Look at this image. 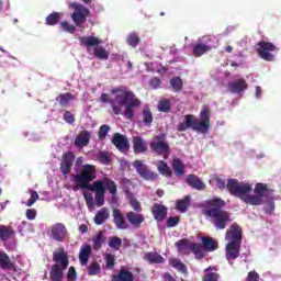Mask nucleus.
I'll return each instance as SVG.
<instances>
[{
  "label": "nucleus",
  "instance_id": "3",
  "mask_svg": "<svg viewBox=\"0 0 281 281\" xmlns=\"http://www.w3.org/2000/svg\"><path fill=\"white\" fill-rule=\"evenodd\" d=\"M111 93V106L115 115H124L126 120H133L135 109L142 104L139 99L135 98V93L125 88H114Z\"/></svg>",
  "mask_w": 281,
  "mask_h": 281
},
{
  "label": "nucleus",
  "instance_id": "35",
  "mask_svg": "<svg viewBox=\"0 0 281 281\" xmlns=\"http://www.w3.org/2000/svg\"><path fill=\"white\" fill-rule=\"evenodd\" d=\"M198 41H200V43L202 45H210V52L211 49H214V45L216 43V37L212 36V35H205L200 37Z\"/></svg>",
  "mask_w": 281,
  "mask_h": 281
},
{
  "label": "nucleus",
  "instance_id": "33",
  "mask_svg": "<svg viewBox=\"0 0 281 281\" xmlns=\"http://www.w3.org/2000/svg\"><path fill=\"white\" fill-rule=\"evenodd\" d=\"M57 100L61 106H69V104H71V102L76 100V97H74V94L64 93V94H60L57 98Z\"/></svg>",
  "mask_w": 281,
  "mask_h": 281
},
{
  "label": "nucleus",
  "instance_id": "39",
  "mask_svg": "<svg viewBox=\"0 0 281 281\" xmlns=\"http://www.w3.org/2000/svg\"><path fill=\"white\" fill-rule=\"evenodd\" d=\"M188 205H190V196H186L183 200L178 201L177 210L179 212H187Z\"/></svg>",
  "mask_w": 281,
  "mask_h": 281
},
{
  "label": "nucleus",
  "instance_id": "36",
  "mask_svg": "<svg viewBox=\"0 0 281 281\" xmlns=\"http://www.w3.org/2000/svg\"><path fill=\"white\" fill-rule=\"evenodd\" d=\"M170 265L171 267H173V269H177L178 271H180V273H188V268L186 267V265H183V262H181V260L171 259Z\"/></svg>",
  "mask_w": 281,
  "mask_h": 281
},
{
  "label": "nucleus",
  "instance_id": "54",
  "mask_svg": "<svg viewBox=\"0 0 281 281\" xmlns=\"http://www.w3.org/2000/svg\"><path fill=\"white\" fill-rule=\"evenodd\" d=\"M64 120L67 124H74V122H76V116L71 112L66 111L64 113Z\"/></svg>",
  "mask_w": 281,
  "mask_h": 281
},
{
  "label": "nucleus",
  "instance_id": "24",
  "mask_svg": "<svg viewBox=\"0 0 281 281\" xmlns=\"http://www.w3.org/2000/svg\"><path fill=\"white\" fill-rule=\"evenodd\" d=\"M187 183H189L191 188H194L195 190H205V183L196 176H188Z\"/></svg>",
  "mask_w": 281,
  "mask_h": 281
},
{
  "label": "nucleus",
  "instance_id": "52",
  "mask_svg": "<svg viewBox=\"0 0 281 281\" xmlns=\"http://www.w3.org/2000/svg\"><path fill=\"white\" fill-rule=\"evenodd\" d=\"M215 186L216 188H220V190H225V188H227V190H229V188L227 186H229V180L227 181V184L225 183V181L218 177H216L214 179Z\"/></svg>",
  "mask_w": 281,
  "mask_h": 281
},
{
  "label": "nucleus",
  "instance_id": "2",
  "mask_svg": "<svg viewBox=\"0 0 281 281\" xmlns=\"http://www.w3.org/2000/svg\"><path fill=\"white\" fill-rule=\"evenodd\" d=\"M98 171L95 170V166L93 165H85L80 171L72 176V190L77 192V190H90V192H94V202L97 207H102L104 205V194H106V190L110 194H117V186L115 182L109 178H104L103 180H97L91 183L95 179Z\"/></svg>",
  "mask_w": 281,
  "mask_h": 281
},
{
  "label": "nucleus",
  "instance_id": "18",
  "mask_svg": "<svg viewBox=\"0 0 281 281\" xmlns=\"http://www.w3.org/2000/svg\"><path fill=\"white\" fill-rule=\"evenodd\" d=\"M228 90L232 93L240 94L243 91H247V82L244 79H237L228 83Z\"/></svg>",
  "mask_w": 281,
  "mask_h": 281
},
{
  "label": "nucleus",
  "instance_id": "58",
  "mask_svg": "<svg viewBox=\"0 0 281 281\" xmlns=\"http://www.w3.org/2000/svg\"><path fill=\"white\" fill-rule=\"evenodd\" d=\"M259 280H260V277L258 276V273L256 271H250L248 273L246 281H259Z\"/></svg>",
  "mask_w": 281,
  "mask_h": 281
},
{
  "label": "nucleus",
  "instance_id": "44",
  "mask_svg": "<svg viewBox=\"0 0 281 281\" xmlns=\"http://www.w3.org/2000/svg\"><path fill=\"white\" fill-rule=\"evenodd\" d=\"M210 271H212V268L205 269L203 281H218V274Z\"/></svg>",
  "mask_w": 281,
  "mask_h": 281
},
{
  "label": "nucleus",
  "instance_id": "17",
  "mask_svg": "<svg viewBox=\"0 0 281 281\" xmlns=\"http://www.w3.org/2000/svg\"><path fill=\"white\" fill-rule=\"evenodd\" d=\"M112 144H114L121 153H126V150H128V139L122 134H115L112 138Z\"/></svg>",
  "mask_w": 281,
  "mask_h": 281
},
{
  "label": "nucleus",
  "instance_id": "7",
  "mask_svg": "<svg viewBox=\"0 0 281 281\" xmlns=\"http://www.w3.org/2000/svg\"><path fill=\"white\" fill-rule=\"evenodd\" d=\"M55 262L50 269V281H63L65 278L64 271L69 267V257L64 249H58L53 254Z\"/></svg>",
  "mask_w": 281,
  "mask_h": 281
},
{
  "label": "nucleus",
  "instance_id": "6",
  "mask_svg": "<svg viewBox=\"0 0 281 281\" xmlns=\"http://www.w3.org/2000/svg\"><path fill=\"white\" fill-rule=\"evenodd\" d=\"M243 238V231L240 226L233 224L226 233V258L229 262L236 260L240 256V240Z\"/></svg>",
  "mask_w": 281,
  "mask_h": 281
},
{
  "label": "nucleus",
  "instance_id": "46",
  "mask_svg": "<svg viewBox=\"0 0 281 281\" xmlns=\"http://www.w3.org/2000/svg\"><path fill=\"white\" fill-rule=\"evenodd\" d=\"M88 273L89 276H98L100 273V263L92 262L88 267Z\"/></svg>",
  "mask_w": 281,
  "mask_h": 281
},
{
  "label": "nucleus",
  "instance_id": "47",
  "mask_svg": "<svg viewBox=\"0 0 281 281\" xmlns=\"http://www.w3.org/2000/svg\"><path fill=\"white\" fill-rule=\"evenodd\" d=\"M158 110L162 111L164 113H168V111H170V100H161L158 104Z\"/></svg>",
  "mask_w": 281,
  "mask_h": 281
},
{
  "label": "nucleus",
  "instance_id": "1",
  "mask_svg": "<svg viewBox=\"0 0 281 281\" xmlns=\"http://www.w3.org/2000/svg\"><path fill=\"white\" fill-rule=\"evenodd\" d=\"M227 188L229 194L240 199L246 205H262L266 202L265 211L267 214H273L276 202L269 196V186L267 183H256L255 188L249 182H240L236 179H229Z\"/></svg>",
  "mask_w": 281,
  "mask_h": 281
},
{
  "label": "nucleus",
  "instance_id": "10",
  "mask_svg": "<svg viewBox=\"0 0 281 281\" xmlns=\"http://www.w3.org/2000/svg\"><path fill=\"white\" fill-rule=\"evenodd\" d=\"M176 247L180 254H194L198 260H201L205 254L203 252V246L199 244L191 243L188 239H181L176 243Z\"/></svg>",
  "mask_w": 281,
  "mask_h": 281
},
{
  "label": "nucleus",
  "instance_id": "8",
  "mask_svg": "<svg viewBox=\"0 0 281 281\" xmlns=\"http://www.w3.org/2000/svg\"><path fill=\"white\" fill-rule=\"evenodd\" d=\"M79 41L83 47H87L88 52H91V47H93L95 58H99V60H109V50L101 46L103 43L101 38L90 35L82 36L79 38Z\"/></svg>",
  "mask_w": 281,
  "mask_h": 281
},
{
  "label": "nucleus",
  "instance_id": "49",
  "mask_svg": "<svg viewBox=\"0 0 281 281\" xmlns=\"http://www.w3.org/2000/svg\"><path fill=\"white\" fill-rule=\"evenodd\" d=\"M109 247H111L112 249H119L120 247H122V239L119 237H112L109 241Z\"/></svg>",
  "mask_w": 281,
  "mask_h": 281
},
{
  "label": "nucleus",
  "instance_id": "64",
  "mask_svg": "<svg viewBox=\"0 0 281 281\" xmlns=\"http://www.w3.org/2000/svg\"><path fill=\"white\" fill-rule=\"evenodd\" d=\"M165 281H177V280H175V278H172V276H170V273H166Z\"/></svg>",
  "mask_w": 281,
  "mask_h": 281
},
{
  "label": "nucleus",
  "instance_id": "37",
  "mask_svg": "<svg viewBox=\"0 0 281 281\" xmlns=\"http://www.w3.org/2000/svg\"><path fill=\"white\" fill-rule=\"evenodd\" d=\"M60 16H63L61 12L50 13L46 18V25H56L58 23V21H60Z\"/></svg>",
  "mask_w": 281,
  "mask_h": 281
},
{
  "label": "nucleus",
  "instance_id": "9",
  "mask_svg": "<svg viewBox=\"0 0 281 281\" xmlns=\"http://www.w3.org/2000/svg\"><path fill=\"white\" fill-rule=\"evenodd\" d=\"M68 8L74 10L71 19L77 27H80L82 24H85L87 22V18L89 14H91L89 8L85 7V4L80 2H70Z\"/></svg>",
  "mask_w": 281,
  "mask_h": 281
},
{
  "label": "nucleus",
  "instance_id": "30",
  "mask_svg": "<svg viewBox=\"0 0 281 281\" xmlns=\"http://www.w3.org/2000/svg\"><path fill=\"white\" fill-rule=\"evenodd\" d=\"M14 236L12 227L1 225L0 226V238L1 240H8Z\"/></svg>",
  "mask_w": 281,
  "mask_h": 281
},
{
  "label": "nucleus",
  "instance_id": "15",
  "mask_svg": "<svg viewBox=\"0 0 281 281\" xmlns=\"http://www.w3.org/2000/svg\"><path fill=\"white\" fill-rule=\"evenodd\" d=\"M133 166L136 170V172H138V175L146 180H153L155 179V173H153V171L148 170V168H146V165H144V162L142 160H135L133 162Z\"/></svg>",
  "mask_w": 281,
  "mask_h": 281
},
{
  "label": "nucleus",
  "instance_id": "22",
  "mask_svg": "<svg viewBox=\"0 0 281 281\" xmlns=\"http://www.w3.org/2000/svg\"><path fill=\"white\" fill-rule=\"evenodd\" d=\"M114 224L117 229H126L128 225L126 224V220L119 210L113 211Z\"/></svg>",
  "mask_w": 281,
  "mask_h": 281
},
{
  "label": "nucleus",
  "instance_id": "20",
  "mask_svg": "<svg viewBox=\"0 0 281 281\" xmlns=\"http://www.w3.org/2000/svg\"><path fill=\"white\" fill-rule=\"evenodd\" d=\"M151 214L156 221H164L168 214V210L161 204H154L151 207Z\"/></svg>",
  "mask_w": 281,
  "mask_h": 281
},
{
  "label": "nucleus",
  "instance_id": "60",
  "mask_svg": "<svg viewBox=\"0 0 281 281\" xmlns=\"http://www.w3.org/2000/svg\"><path fill=\"white\" fill-rule=\"evenodd\" d=\"M83 196H85L88 207H92L93 206V195H91L90 193H85Z\"/></svg>",
  "mask_w": 281,
  "mask_h": 281
},
{
  "label": "nucleus",
  "instance_id": "16",
  "mask_svg": "<svg viewBox=\"0 0 281 281\" xmlns=\"http://www.w3.org/2000/svg\"><path fill=\"white\" fill-rule=\"evenodd\" d=\"M89 142H91V133L88 131H82L75 138L76 148H85V146H89Z\"/></svg>",
  "mask_w": 281,
  "mask_h": 281
},
{
  "label": "nucleus",
  "instance_id": "38",
  "mask_svg": "<svg viewBox=\"0 0 281 281\" xmlns=\"http://www.w3.org/2000/svg\"><path fill=\"white\" fill-rule=\"evenodd\" d=\"M158 171L160 175H164V177H170V167H168V164H166L162 160H159L157 164Z\"/></svg>",
  "mask_w": 281,
  "mask_h": 281
},
{
  "label": "nucleus",
  "instance_id": "63",
  "mask_svg": "<svg viewBox=\"0 0 281 281\" xmlns=\"http://www.w3.org/2000/svg\"><path fill=\"white\" fill-rule=\"evenodd\" d=\"M100 101L101 102H104V103H109V104H111V97H109V94H106V93H103V94H101V97H100Z\"/></svg>",
  "mask_w": 281,
  "mask_h": 281
},
{
  "label": "nucleus",
  "instance_id": "31",
  "mask_svg": "<svg viewBox=\"0 0 281 281\" xmlns=\"http://www.w3.org/2000/svg\"><path fill=\"white\" fill-rule=\"evenodd\" d=\"M30 195V199L27 202H25V200H22V205H26V207H32V205H34V203H36V201H38L40 196H38V192L30 189L29 193H26Z\"/></svg>",
  "mask_w": 281,
  "mask_h": 281
},
{
  "label": "nucleus",
  "instance_id": "4",
  "mask_svg": "<svg viewBox=\"0 0 281 281\" xmlns=\"http://www.w3.org/2000/svg\"><path fill=\"white\" fill-rule=\"evenodd\" d=\"M221 207H225V201L221 198H214L205 202L204 214L213 218L216 229H225L227 223H229V214Z\"/></svg>",
  "mask_w": 281,
  "mask_h": 281
},
{
  "label": "nucleus",
  "instance_id": "13",
  "mask_svg": "<svg viewBox=\"0 0 281 281\" xmlns=\"http://www.w3.org/2000/svg\"><path fill=\"white\" fill-rule=\"evenodd\" d=\"M67 234V227L63 223H56L50 227V238L57 243H65Z\"/></svg>",
  "mask_w": 281,
  "mask_h": 281
},
{
  "label": "nucleus",
  "instance_id": "19",
  "mask_svg": "<svg viewBox=\"0 0 281 281\" xmlns=\"http://www.w3.org/2000/svg\"><path fill=\"white\" fill-rule=\"evenodd\" d=\"M126 218L132 227H140L145 221L144 215L135 212L127 213Z\"/></svg>",
  "mask_w": 281,
  "mask_h": 281
},
{
  "label": "nucleus",
  "instance_id": "21",
  "mask_svg": "<svg viewBox=\"0 0 281 281\" xmlns=\"http://www.w3.org/2000/svg\"><path fill=\"white\" fill-rule=\"evenodd\" d=\"M90 256H91V246L89 245L81 246L79 251V261L82 267H86V265H88Z\"/></svg>",
  "mask_w": 281,
  "mask_h": 281
},
{
  "label": "nucleus",
  "instance_id": "25",
  "mask_svg": "<svg viewBox=\"0 0 281 281\" xmlns=\"http://www.w3.org/2000/svg\"><path fill=\"white\" fill-rule=\"evenodd\" d=\"M144 260L150 262V265H161L164 262V257L157 252H146Z\"/></svg>",
  "mask_w": 281,
  "mask_h": 281
},
{
  "label": "nucleus",
  "instance_id": "29",
  "mask_svg": "<svg viewBox=\"0 0 281 281\" xmlns=\"http://www.w3.org/2000/svg\"><path fill=\"white\" fill-rule=\"evenodd\" d=\"M0 267L2 269H14V263L10 260V257L5 252H0Z\"/></svg>",
  "mask_w": 281,
  "mask_h": 281
},
{
  "label": "nucleus",
  "instance_id": "61",
  "mask_svg": "<svg viewBox=\"0 0 281 281\" xmlns=\"http://www.w3.org/2000/svg\"><path fill=\"white\" fill-rule=\"evenodd\" d=\"M24 135H25V137H27V139L30 142H38V139H40L38 135H36L34 133L26 132Z\"/></svg>",
  "mask_w": 281,
  "mask_h": 281
},
{
  "label": "nucleus",
  "instance_id": "41",
  "mask_svg": "<svg viewBox=\"0 0 281 281\" xmlns=\"http://www.w3.org/2000/svg\"><path fill=\"white\" fill-rule=\"evenodd\" d=\"M117 280L120 281H133L134 277L128 270H121L117 274Z\"/></svg>",
  "mask_w": 281,
  "mask_h": 281
},
{
  "label": "nucleus",
  "instance_id": "62",
  "mask_svg": "<svg viewBox=\"0 0 281 281\" xmlns=\"http://www.w3.org/2000/svg\"><path fill=\"white\" fill-rule=\"evenodd\" d=\"M255 98H257V100H260V98H262V88H260V86H257L255 89Z\"/></svg>",
  "mask_w": 281,
  "mask_h": 281
},
{
  "label": "nucleus",
  "instance_id": "56",
  "mask_svg": "<svg viewBox=\"0 0 281 281\" xmlns=\"http://www.w3.org/2000/svg\"><path fill=\"white\" fill-rule=\"evenodd\" d=\"M179 225V217H169L167 221V227H177Z\"/></svg>",
  "mask_w": 281,
  "mask_h": 281
},
{
  "label": "nucleus",
  "instance_id": "42",
  "mask_svg": "<svg viewBox=\"0 0 281 281\" xmlns=\"http://www.w3.org/2000/svg\"><path fill=\"white\" fill-rule=\"evenodd\" d=\"M143 123L145 126H150V124H153V113L148 109L143 111Z\"/></svg>",
  "mask_w": 281,
  "mask_h": 281
},
{
  "label": "nucleus",
  "instance_id": "23",
  "mask_svg": "<svg viewBox=\"0 0 281 281\" xmlns=\"http://www.w3.org/2000/svg\"><path fill=\"white\" fill-rule=\"evenodd\" d=\"M110 212L109 209L106 207H102L101 210H99L94 216V223L95 225H102L103 223L106 222V220L110 216Z\"/></svg>",
  "mask_w": 281,
  "mask_h": 281
},
{
  "label": "nucleus",
  "instance_id": "32",
  "mask_svg": "<svg viewBox=\"0 0 281 281\" xmlns=\"http://www.w3.org/2000/svg\"><path fill=\"white\" fill-rule=\"evenodd\" d=\"M133 144H134L135 153H145V150H146V143L139 136H135L133 138Z\"/></svg>",
  "mask_w": 281,
  "mask_h": 281
},
{
  "label": "nucleus",
  "instance_id": "11",
  "mask_svg": "<svg viewBox=\"0 0 281 281\" xmlns=\"http://www.w3.org/2000/svg\"><path fill=\"white\" fill-rule=\"evenodd\" d=\"M257 52L262 60L273 63L276 60V54H278V46L271 42L262 41L258 43Z\"/></svg>",
  "mask_w": 281,
  "mask_h": 281
},
{
  "label": "nucleus",
  "instance_id": "45",
  "mask_svg": "<svg viewBox=\"0 0 281 281\" xmlns=\"http://www.w3.org/2000/svg\"><path fill=\"white\" fill-rule=\"evenodd\" d=\"M170 85L173 90L181 91V87H183V81L180 77H175L170 80Z\"/></svg>",
  "mask_w": 281,
  "mask_h": 281
},
{
  "label": "nucleus",
  "instance_id": "59",
  "mask_svg": "<svg viewBox=\"0 0 281 281\" xmlns=\"http://www.w3.org/2000/svg\"><path fill=\"white\" fill-rule=\"evenodd\" d=\"M26 218H27L29 221H34V218H36V210H34V209H29V210L26 211Z\"/></svg>",
  "mask_w": 281,
  "mask_h": 281
},
{
  "label": "nucleus",
  "instance_id": "5",
  "mask_svg": "<svg viewBox=\"0 0 281 281\" xmlns=\"http://www.w3.org/2000/svg\"><path fill=\"white\" fill-rule=\"evenodd\" d=\"M212 112L210 108L203 106L200 112V121L196 116L190 114L184 116V121L178 125V131H188V128H192L196 133L205 134L210 131V117Z\"/></svg>",
  "mask_w": 281,
  "mask_h": 281
},
{
  "label": "nucleus",
  "instance_id": "26",
  "mask_svg": "<svg viewBox=\"0 0 281 281\" xmlns=\"http://www.w3.org/2000/svg\"><path fill=\"white\" fill-rule=\"evenodd\" d=\"M172 168L177 177H183V175H186V165H183L181 159L179 158L173 159Z\"/></svg>",
  "mask_w": 281,
  "mask_h": 281
},
{
  "label": "nucleus",
  "instance_id": "48",
  "mask_svg": "<svg viewBox=\"0 0 281 281\" xmlns=\"http://www.w3.org/2000/svg\"><path fill=\"white\" fill-rule=\"evenodd\" d=\"M98 159L101 164H104L105 166L111 164V158L109 157V153L106 151H100L98 154Z\"/></svg>",
  "mask_w": 281,
  "mask_h": 281
},
{
  "label": "nucleus",
  "instance_id": "43",
  "mask_svg": "<svg viewBox=\"0 0 281 281\" xmlns=\"http://www.w3.org/2000/svg\"><path fill=\"white\" fill-rule=\"evenodd\" d=\"M59 25L63 32H68V34H74L76 32V26L67 21L60 22Z\"/></svg>",
  "mask_w": 281,
  "mask_h": 281
},
{
  "label": "nucleus",
  "instance_id": "28",
  "mask_svg": "<svg viewBox=\"0 0 281 281\" xmlns=\"http://www.w3.org/2000/svg\"><path fill=\"white\" fill-rule=\"evenodd\" d=\"M202 244L207 251H214L218 247V243L211 237H202Z\"/></svg>",
  "mask_w": 281,
  "mask_h": 281
},
{
  "label": "nucleus",
  "instance_id": "57",
  "mask_svg": "<svg viewBox=\"0 0 281 281\" xmlns=\"http://www.w3.org/2000/svg\"><path fill=\"white\" fill-rule=\"evenodd\" d=\"M149 85L153 89H159V86L161 85V80L157 77L153 78L150 81H149Z\"/></svg>",
  "mask_w": 281,
  "mask_h": 281
},
{
  "label": "nucleus",
  "instance_id": "14",
  "mask_svg": "<svg viewBox=\"0 0 281 281\" xmlns=\"http://www.w3.org/2000/svg\"><path fill=\"white\" fill-rule=\"evenodd\" d=\"M74 159H76L74 153L69 151L64 154L60 164V172L69 175V172H71V167L74 166Z\"/></svg>",
  "mask_w": 281,
  "mask_h": 281
},
{
  "label": "nucleus",
  "instance_id": "34",
  "mask_svg": "<svg viewBox=\"0 0 281 281\" xmlns=\"http://www.w3.org/2000/svg\"><path fill=\"white\" fill-rule=\"evenodd\" d=\"M139 34L137 33H130L126 37V43L127 45H130V47H137V45H139Z\"/></svg>",
  "mask_w": 281,
  "mask_h": 281
},
{
  "label": "nucleus",
  "instance_id": "55",
  "mask_svg": "<svg viewBox=\"0 0 281 281\" xmlns=\"http://www.w3.org/2000/svg\"><path fill=\"white\" fill-rule=\"evenodd\" d=\"M130 205L135 210L136 212L142 211V205L139 204V201H137L135 198L130 199Z\"/></svg>",
  "mask_w": 281,
  "mask_h": 281
},
{
  "label": "nucleus",
  "instance_id": "40",
  "mask_svg": "<svg viewBox=\"0 0 281 281\" xmlns=\"http://www.w3.org/2000/svg\"><path fill=\"white\" fill-rule=\"evenodd\" d=\"M104 243V233L99 232L93 239V249H100L102 247V244Z\"/></svg>",
  "mask_w": 281,
  "mask_h": 281
},
{
  "label": "nucleus",
  "instance_id": "12",
  "mask_svg": "<svg viewBox=\"0 0 281 281\" xmlns=\"http://www.w3.org/2000/svg\"><path fill=\"white\" fill-rule=\"evenodd\" d=\"M164 139H166V135L161 134L157 136L150 144L151 150L154 153H157L158 155H162L164 159H168V153L170 150V146H168V143H166Z\"/></svg>",
  "mask_w": 281,
  "mask_h": 281
},
{
  "label": "nucleus",
  "instance_id": "27",
  "mask_svg": "<svg viewBox=\"0 0 281 281\" xmlns=\"http://www.w3.org/2000/svg\"><path fill=\"white\" fill-rule=\"evenodd\" d=\"M210 45H204L201 43V41L198 40V44L193 47V56L196 58L203 56L205 52H210Z\"/></svg>",
  "mask_w": 281,
  "mask_h": 281
},
{
  "label": "nucleus",
  "instance_id": "50",
  "mask_svg": "<svg viewBox=\"0 0 281 281\" xmlns=\"http://www.w3.org/2000/svg\"><path fill=\"white\" fill-rule=\"evenodd\" d=\"M104 256H105V265L108 269H113V267H115V256L111 254H105Z\"/></svg>",
  "mask_w": 281,
  "mask_h": 281
},
{
  "label": "nucleus",
  "instance_id": "51",
  "mask_svg": "<svg viewBox=\"0 0 281 281\" xmlns=\"http://www.w3.org/2000/svg\"><path fill=\"white\" fill-rule=\"evenodd\" d=\"M76 280H78V273L76 272V268L71 266L68 269L67 281H76Z\"/></svg>",
  "mask_w": 281,
  "mask_h": 281
},
{
  "label": "nucleus",
  "instance_id": "53",
  "mask_svg": "<svg viewBox=\"0 0 281 281\" xmlns=\"http://www.w3.org/2000/svg\"><path fill=\"white\" fill-rule=\"evenodd\" d=\"M109 131H111V127H109L108 125H102L99 130V138L104 139V137L109 135Z\"/></svg>",
  "mask_w": 281,
  "mask_h": 281
}]
</instances>
